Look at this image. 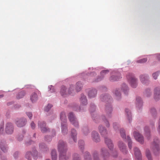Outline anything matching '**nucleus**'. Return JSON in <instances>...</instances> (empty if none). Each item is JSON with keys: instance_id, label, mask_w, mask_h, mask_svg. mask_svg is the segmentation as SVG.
Wrapping results in <instances>:
<instances>
[{"instance_id": "obj_1", "label": "nucleus", "mask_w": 160, "mask_h": 160, "mask_svg": "<svg viewBox=\"0 0 160 160\" xmlns=\"http://www.w3.org/2000/svg\"><path fill=\"white\" fill-rule=\"evenodd\" d=\"M159 143L158 140L157 138H155L154 140L153 143L152 144L151 150L155 155L158 154L159 153Z\"/></svg>"}, {"instance_id": "obj_2", "label": "nucleus", "mask_w": 160, "mask_h": 160, "mask_svg": "<svg viewBox=\"0 0 160 160\" xmlns=\"http://www.w3.org/2000/svg\"><path fill=\"white\" fill-rule=\"evenodd\" d=\"M126 77L131 87L133 88H136L137 86V81L132 74L129 73Z\"/></svg>"}, {"instance_id": "obj_3", "label": "nucleus", "mask_w": 160, "mask_h": 160, "mask_svg": "<svg viewBox=\"0 0 160 160\" xmlns=\"http://www.w3.org/2000/svg\"><path fill=\"white\" fill-rule=\"evenodd\" d=\"M58 148L60 153L66 152L67 150V147L66 143L63 141L60 140L58 142Z\"/></svg>"}, {"instance_id": "obj_4", "label": "nucleus", "mask_w": 160, "mask_h": 160, "mask_svg": "<svg viewBox=\"0 0 160 160\" xmlns=\"http://www.w3.org/2000/svg\"><path fill=\"white\" fill-rule=\"evenodd\" d=\"M68 118L72 124L75 127H78L79 126L78 122L72 112H70L69 113Z\"/></svg>"}, {"instance_id": "obj_5", "label": "nucleus", "mask_w": 160, "mask_h": 160, "mask_svg": "<svg viewBox=\"0 0 160 160\" xmlns=\"http://www.w3.org/2000/svg\"><path fill=\"white\" fill-rule=\"evenodd\" d=\"M101 155L103 160H108L109 156V154L107 149L105 148H102L101 150Z\"/></svg>"}, {"instance_id": "obj_6", "label": "nucleus", "mask_w": 160, "mask_h": 160, "mask_svg": "<svg viewBox=\"0 0 160 160\" xmlns=\"http://www.w3.org/2000/svg\"><path fill=\"white\" fill-rule=\"evenodd\" d=\"M134 136L136 140L142 144L144 142L143 137L139 133L136 132H134L133 133Z\"/></svg>"}, {"instance_id": "obj_7", "label": "nucleus", "mask_w": 160, "mask_h": 160, "mask_svg": "<svg viewBox=\"0 0 160 160\" xmlns=\"http://www.w3.org/2000/svg\"><path fill=\"white\" fill-rule=\"evenodd\" d=\"M118 146L120 150L123 153L126 154L128 152L126 145L122 141H119Z\"/></svg>"}, {"instance_id": "obj_8", "label": "nucleus", "mask_w": 160, "mask_h": 160, "mask_svg": "<svg viewBox=\"0 0 160 160\" xmlns=\"http://www.w3.org/2000/svg\"><path fill=\"white\" fill-rule=\"evenodd\" d=\"M5 131L7 134H11L13 132V128L12 124L11 123H8L6 125Z\"/></svg>"}, {"instance_id": "obj_9", "label": "nucleus", "mask_w": 160, "mask_h": 160, "mask_svg": "<svg viewBox=\"0 0 160 160\" xmlns=\"http://www.w3.org/2000/svg\"><path fill=\"white\" fill-rule=\"evenodd\" d=\"M26 122L25 118L20 119L16 121V123L18 127H21L25 125Z\"/></svg>"}, {"instance_id": "obj_10", "label": "nucleus", "mask_w": 160, "mask_h": 160, "mask_svg": "<svg viewBox=\"0 0 160 160\" xmlns=\"http://www.w3.org/2000/svg\"><path fill=\"white\" fill-rule=\"evenodd\" d=\"M105 142L110 150L112 151L113 148V145L111 140L108 138H105Z\"/></svg>"}, {"instance_id": "obj_11", "label": "nucleus", "mask_w": 160, "mask_h": 160, "mask_svg": "<svg viewBox=\"0 0 160 160\" xmlns=\"http://www.w3.org/2000/svg\"><path fill=\"white\" fill-rule=\"evenodd\" d=\"M92 137L93 141L95 142H99L100 140L98 133L96 131L92 132Z\"/></svg>"}, {"instance_id": "obj_12", "label": "nucleus", "mask_w": 160, "mask_h": 160, "mask_svg": "<svg viewBox=\"0 0 160 160\" xmlns=\"http://www.w3.org/2000/svg\"><path fill=\"white\" fill-rule=\"evenodd\" d=\"M134 150L136 158L138 160H142L141 154L139 149L137 148H135Z\"/></svg>"}, {"instance_id": "obj_13", "label": "nucleus", "mask_w": 160, "mask_h": 160, "mask_svg": "<svg viewBox=\"0 0 160 160\" xmlns=\"http://www.w3.org/2000/svg\"><path fill=\"white\" fill-rule=\"evenodd\" d=\"M38 126L42 132H46L48 130L46 127V124L44 122H40L38 123Z\"/></svg>"}, {"instance_id": "obj_14", "label": "nucleus", "mask_w": 160, "mask_h": 160, "mask_svg": "<svg viewBox=\"0 0 160 160\" xmlns=\"http://www.w3.org/2000/svg\"><path fill=\"white\" fill-rule=\"evenodd\" d=\"M98 129L101 135L104 137L106 135L107 132L106 129L102 125H100L98 127Z\"/></svg>"}, {"instance_id": "obj_15", "label": "nucleus", "mask_w": 160, "mask_h": 160, "mask_svg": "<svg viewBox=\"0 0 160 160\" xmlns=\"http://www.w3.org/2000/svg\"><path fill=\"white\" fill-rule=\"evenodd\" d=\"M154 98L156 100H158L160 98V90L159 88H156L155 89Z\"/></svg>"}, {"instance_id": "obj_16", "label": "nucleus", "mask_w": 160, "mask_h": 160, "mask_svg": "<svg viewBox=\"0 0 160 160\" xmlns=\"http://www.w3.org/2000/svg\"><path fill=\"white\" fill-rule=\"evenodd\" d=\"M61 120L62 121L61 124H66L67 122L66 116L64 112H62L61 113L60 115Z\"/></svg>"}, {"instance_id": "obj_17", "label": "nucleus", "mask_w": 160, "mask_h": 160, "mask_svg": "<svg viewBox=\"0 0 160 160\" xmlns=\"http://www.w3.org/2000/svg\"><path fill=\"white\" fill-rule=\"evenodd\" d=\"M80 101L81 104L83 105H86L87 104V100L86 97L83 94L81 95Z\"/></svg>"}, {"instance_id": "obj_18", "label": "nucleus", "mask_w": 160, "mask_h": 160, "mask_svg": "<svg viewBox=\"0 0 160 160\" xmlns=\"http://www.w3.org/2000/svg\"><path fill=\"white\" fill-rule=\"evenodd\" d=\"M77 133L76 130L74 129H72L71 130V136L74 142H75L77 141Z\"/></svg>"}, {"instance_id": "obj_19", "label": "nucleus", "mask_w": 160, "mask_h": 160, "mask_svg": "<svg viewBox=\"0 0 160 160\" xmlns=\"http://www.w3.org/2000/svg\"><path fill=\"white\" fill-rule=\"evenodd\" d=\"M106 111L107 112V117H109L110 114L111 113L112 111V107L110 105H107L105 108Z\"/></svg>"}, {"instance_id": "obj_20", "label": "nucleus", "mask_w": 160, "mask_h": 160, "mask_svg": "<svg viewBox=\"0 0 160 160\" xmlns=\"http://www.w3.org/2000/svg\"><path fill=\"white\" fill-rule=\"evenodd\" d=\"M69 158L68 156L66 155V152H65V154H64V153H60L59 160H68Z\"/></svg>"}, {"instance_id": "obj_21", "label": "nucleus", "mask_w": 160, "mask_h": 160, "mask_svg": "<svg viewBox=\"0 0 160 160\" xmlns=\"http://www.w3.org/2000/svg\"><path fill=\"white\" fill-rule=\"evenodd\" d=\"M97 94V91L94 89L90 91L88 93V96L90 98H93L96 96Z\"/></svg>"}, {"instance_id": "obj_22", "label": "nucleus", "mask_w": 160, "mask_h": 160, "mask_svg": "<svg viewBox=\"0 0 160 160\" xmlns=\"http://www.w3.org/2000/svg\"><path fill=\"white\" fill-rule=\"evenodd\" d=\"M52 160H57V154L56 151L55 150H52L51 153Z\"/></svg>"}, {"instance_id": "obj_23", "label": "nucleus", "mask_w": 160, "mask_h": 160, "mask_svg": "<svg viewBox=\"0 0 160 160\" xmlns=\"http://www.w3.org/2000/svg\"><path fill=\"white\" fill-rule=\"evenodd\" d=\"M136 104L137 107H140L142 105V102L140 97H137L136 98Z\"/></svg>"}, {"instance_id": "obj_24", "label": "nucleus", "mask_w": 160, "mask_h": 160, "mask_svg": "<svg viewBox=\"0 0 160 160\" xmlns=\"http://www.w3.org/2000/svg\"><path fill=\"white\" fill-rule=\"evenodd\" d=\"M62 132L64 134H67L68 132L67 127L66 124H61Z\"/></svg>"}, {"instance_id": "obj_25", "label": "nucleus", "mask_w": 160, "mask_h": 160, "mask_svg": "<svg viewBox=\"0 0 160 160\" xmlns=\"http://www.w3.org/2000/svg\"><path fill=\"white\" fill-rule=\"evenodd\" d=\"M30 99L32 102L36 101L38 99V96L35 93H32Z\"/></svg>"}, {"instance_id": "obj_26", "label": "nucleus", "mask_w": 160, "mask_h": 160, "mask_svg": "<svg viewBox=\"0 0 160 160\" xmlns=\"http://www.w3.org/2000/svg\"><path fill=\"white\" fill-rule=\"evenodd\" d=\"M147 76L145 75H142L140 76V79L141 82L143 83H146L147 80Z\"/></svg>"}, {"instance_id": "obj_27", "label": "nucleus", "mask_w": 160, "mask_h": 160, "mask_svg": "<svg viewBox=\"0 0 160 160\" xmlns=\"http://www.w3.org/2000/svg\"><path fill=\"white\" fill-rule=\"evenodd\" d=\"M82 87V84L80 82H78L76 84V89L77 92L80 91Z\"/></svg>"}, {"instance_id": "obj_28", "label": "nucleus", "mask_w": 160, "mask_h": 160, "mask_svg": "<svg viewBox=\"0 0 160 160\" xmlns=\"http://www.w3.org/2000/svg\"><path fill=\"white\" fill-rule=\"evenodd\" d=\"M84 160H92L89 153L87 152H85L84 155Z\"/></svg>"}, {"instance_id": "obj_29", "label": "nucleus", "mask_w": 160, "mask_h": 160, "mask_svg": "<svg viewBox=\"0 0 160 160\" xmlns=\"http://www.w3.org/2000/svg\"><path fill=\"white\" fill-rule=\"evenodd\" d=\"M93 158L94 160H100L98 157V154L97 151H95L93 153Z\"/></svg>"}, {"instance_id": "obj_30", "label": "nucleus", "mask_w": 160, "mask_h": 160, "mask_svg": "<svg viewBox=\"0 0 160 160\" xmlns=\"http://www.w3.org/2000/svg\"><path fill=\"white\" fill-rule=\"evenodd\" d=\"M66 90V88L64 86H62L60 91V93L62 96H63L67 94Z\"/></svg>"}, {"instance_id": "obj_31", "label": "nucleus", "mask_w": 160, "mask_h": 160, "mask_svg": "<svg viewBox=\"0 0 160 160\" xmlns=\"http://www.w3.org/2000/svg\"><path fill=\"white\" fill-rule=\"evenodd\" d=\"M146 156L148 160H152V156L150 151L148 150L146 151Z\"/></svg>"}, {"instance_id": "obj_32", "label": "nucleus", "mask_w": 160, "mask_h": 160, "mask_svg": "<svg viewBox=\"0 0 160 160\" xmlns=\"http://www.w3.org/2000/svg\"><path fill=\"white\" fill-rule=\"evenodd\" d=\"M78 145L81 150H82L84 148V142L83 140H79L78 142Z\"/></svg>"}, {"instance_id": "obj_33", "label": "nucleus", "mask_w": 160, "mask_h": 160, "mask_svg": "<svg viewBox=\"0 0 160 160\" xmlns=\"http://www.w3.org/2000/svg\"><path fill=\"white\" fill-rule=\"evenodd\" d=\"M120 78V76L118 77L117 76H112L110 78V81H115L118 80Z\"/></svg>"}, {"instance_id": "obj_34", "label": "nucleus", "mask_w": 160, "mask_h": 160, "mask_svg": "<svg viewBox=\"0 0 160 160\" xmlns=\"http://www.w3.org/2000/svg\"><path fill=\"white\" fill-rule=\"evenodd\" d=\"M72 160H81V158L78 154L75 153L73 155Z\"/></svg>"}, {"instance_id": "obj_35", "label": "nucleus", "mask_w": 160, "mask_h": 160, "mask_svg": "<svg viewBox=\"0 0 160 160\" xmlns=\"http://www.w3.org/2000/svg\"><path fill=\"white\" fill-rule=\"evenodd\" d=\"M125 112L127 113L128 117V120L130 122V120L131 119V112H129V110L128 109H126L125 110Z\"/></svg>"}, {"instance_id": "obj_36", "label": "nucleus", "mask_w": 160, "mask_h": 160, "mask_svg": "<svg viewBox=\"0 0 160 160\" xmlns=\"http://www.w3.org/2000/svg\"><path fill=\"white\" fill-rule=\"evenodd\" d=\"M115 94L117 97V99H118L120 98V97L121 96V94L119 90H116L115 91Z\"/></svg>"}, {"instance_id": "obj_37", "label": "nucleus", "mask_w": 160, "mask_h": 160, "mask_svg": "<svg viewBox=\"0 0 160 160\" xmlns=\"http://www.w3.org/2000/svg\"><path fill=\"white\" fill-rule=\"evenodd\" d=\"M127 140L128 147L130 149H131L132 148V142L130 137L128 136L127 137Z\"/></svg>"}, {"instance_id": "obj_38", "label": "nucleus", "mask_w": 160, "mask_h": 160, "mask_svg": "<svg viewBox=\"0 0 160 160\" xmlns=\"http://www.w3.org/2000/svg\"><path fill=\"white\" fill-rule=\"evenodd\" d=\"M102 119L103 120V121L105 123L106 126L107 127H109V124L108 121L106 119V118L105 116H102Z\"/></svg>"}, {"instance_id": "obj_39", "label": "nucleus", "mask_w": 160, "mask_h": 160, "mask_svg": "<svg viewBox=\"0 0 160 160\" xmlns=\"http://www.w3.org/2000/svg\"><path fill=\"white\" fill-rule=\"evenodd\" d=\"M120 132L121 133V136L123 138H126V136L125 135L124 130L123 129H121L120 130Z\"/></svg>"}, {"instance_id": "obj_40", "label": "nucleus", "mask_w": 160, "mask_h": 160, "mask_svg": "<svg viewBox=\"0 0 160 160\" xmlns=\"http://www.w3.org/2000/svg\"><path fill=\"white\" fill-rule=\"evenodd\" d=\"M74 87L73 85H70V87L69 88L68 90V93L70 94L72 92V91H73L74 90Z\"/></svg>"}, {"instance_id": "obj_41", "label": "nucleus", "mask_w": 160, "mask_h": 160, "mask_svg": "<svg viewBox=\"0 0 160 160\" xmlns=\"http://www.w3.org/2000/svg\"><path fill=\"white\" fill-rule=\"evenodd\" d=\"M147 60V59L146 58H144L142 59H141L139 60H138L137 62L138 63H143L146 62Z\"/></svg>"}, {"instance_id": "obj_42", "label": "nucleus", "mask_w": 160, "mask_h": 160, "mask_svg": "<svg viewBox=\"0 0 160 160\" xmlns=\"http://www.w3.org/2000/svg\"><path fill=\"white\" fill-rule=\"evenodd\" d=\"M145 131L146 135L147 136H148L150 135L149 130L148 127H146L145 128Z\"/></svg>"}, {"instance_id": "obj_43", "label": "nucleus", "mask_w": 160, "mask_h": 160, "mask_svg": "<svg viewBox=\"0 0 160 160\" xmlns=\"http://www.w3.org/2000/svg\"><path fill=\"white\" fill-rule=\"evenodd\" d=\"M52 107V105L51 104H48L45 108V110L46 112H48Z\"/></svg>"}, {"instance_id": "obj_44", "label": "nucleus", "mask_w": 160, "mask_h": 160, "mask_svg": "<svg viewBox=\"0 0 160 160\" xmlns=\"http://www.w3.org/2000/svg\"><path fill=\"white\" fill-rule=\"evenodd\" d=\"M24 93L23 92H21L18 94V96H17V98L19 99L22 98L24 95Z\"/></svg>"}, {"instance_id": "obj_45", "label": "nucleus", "mask_w": 160, "mask_h": 160, "mask_svg": "<svg viewBox=\"0 0 160 160\" xmlns=\"http://www.w3.org/2000/svg\"><path fill=\"white\" fill-rule=\"evenodd\" d=\"M128 89V88L127 86L125 84H123L122 86V90L125 93V92L124 91H127Z\"/></svg>"}, {"instance_id": "obj_46", "label": "nucleus", "mask_w": 160, "mask_h": 160, "mask_svg": "<svg viewBox=\"0 0 160 160\" xmlns=\"http://www.w3.org/2000/svg\"><path fill=\"white\" fill-rule=\"evenodd\" d=\"M32 155V154L30 152H27L25 157L26 158H27L28 159L30 160H29V158Z\"/></svg>"}, {"instance_id": "obj_47", "label": "nucleus", "mask_w": 160, "mask_h": 160, "mask_svg": "<svg viewBox=\"0 0 160 160\" xmlns=\"http://www.w3.org/2000/svg\"><path fill=\"white\" fill-rule=\"evenodd\" d=\"M82 130L85 134H87L89 132L88 129L87 127H85L83 128Z\"/></svg>"}, {"instance_id": "obj_48", "label": "nucleus", "mask_w": 160, "mask_h": 160, "mask_svg": "<svg viewBox=\"0 0 160 160\" xmlns=\"http://www.w3.org/2000/svg\"><path fill=\"white\" fill-rule=\"evenodd\" d=\"M0 147L1 149L4 152H5L7 151V148L4 146H2L1 145H0Z\"/></svg>"}, {"instance_id": "obj_49", "label": "nucleus", "mask_w": 160, "mask_h": 160, "mask_svg": "<svg viewBox=\"0 0 160 160\" xmlns=\"http://www.w3.org/2000/svg\"><path fill=\"white\" fill-rule=\"evenodd\" d=\"M109 71L108 70H103L101 72V76H104L105 74L108 73Z\"/></svg>"}, {"instance_id": "obj_50", "label": "nucleus", "mask_w": 160, "mask_h": 160, "mask_svg": "<svg viewBox=\"0 0 160 160\" xmlns=\"http://www.w3.org/2000/svg\"><path fill=\"white\" fill-rule=\"evenodd\" d=\"M158 72H156L155 73H153L152 74V76L154 79H157V77L158 74Z\"/></svg>"}, {"instance_id": "obj_51", "label": "nucleus", "mask_w": 160, "mask_h": 160, "mask_svg": "<svg viewBox=\"0 0 160 160\" xmlns=\"http://www.w3.org/2000/svg\"><path fill=\"white\" fill-rule=\"evenodd\" d=\"M113 127L116 130L118 128V125L117 123L116 122L113 123Z\"/></svg>"}, {"instance_id": "obj_52", "label": "nucleus", "mask_w": 160, "mask_h": 160, "mask_svg": "<svg viewBox=\"0 0 160 160\" xmlns=\"http://www.w3.org/2000/svg\"><path fill=\"white\" fill-rule=\"evenodd\" d=\"M27 115L30 119L32 117V114L31 112H28L26 113Z\"/></svg>"}, {"instance_id": "obj_53", "label": "nucleus", "mask_w": 160, "mask_h": 160, "mask_svg": "<svg viewBox=\"0 0 160 160\" xmlns=\"http://www.w3.org/2000/svg\"><path fill=\"white\" fill-rule=\"evenodd\" d=\"M46 140L48 142H49L51 140V138L50 136H48L45 137Z\"/></svg>"}, {"instance_id": "obj_54", "label": "nucleus", "mask_w": 160, "mask_h": 160, "mask_svg": "<svg viewBox=\"0 0 160 160\" xmlns=\"http://www.w3.org/2000/svg\"><path fill=\"white\" fill-rule=\"evenodd\" d=\"M31 128L33 129L35 128V125L33 122H32L31 124Z\"/></svg>"}, {"instance_id": "obj_55", "label": "nucleus", "mask_w": 160, "mask_h": 160, "mask_svg": "<svg viewBox=\"0 0 160 160\" xmlns=\"http://www.w3.org/2000/svg\"><path fill=\"white\" fill-rule=\"evenodd\" d=\"M102 101H104L105 99V101L106 100L107 101H108V96L107 95H105L104 96H103V98H102Z\"/></svg>"}, {"instance_id": "obj_56", "label": "nucleus", "mask_w": 160, "mask_h": 160, "mask_svg": "<svg viewBox=\"0 0 160 160\" xmlns=\"http://www.w3.org/2000/svg\"><path fill=\"white\" fill-rule=\"evenodd\" d=\"M3 127L1 126L0 127V133L2 132L3 131Z\"/></svg>"}, {"instance_id": "obj_57", "label": "nucleus", "mask_w": 160, "mask_h": 160, "mask_svg": "<svg viewBox=\"0 0 160 160\" xmlns=\"http://www.w3.org/2000/svg\"><path fill=\"white\" fill-rule=\"evenodd\" d=\"M18 140H19V141L21 140L22 139V136H21L20 138H18Z\"/></svg>"}, {"instance_id": "obj_58", "label": "nucleus", "mask_w": 160, "mask_h": 160, "mask_svg": "<svg viewBox=\"0 0 160 160\" xmlns=\"http://www.w3.org/2000/svg\"><path fill=\"white\" fill-rule=\"evenodd\" d=\"M92 108L93 111H94L95 110V106L93 105V106L92 107Z\"/></svg>"}, {"instance_id": "obj_59", "label": "nucleus", "mask_w": 160, "mask_h": 160, "mask_svg": "<svg viewBox=\"0 0 160 160\" xmlns=\"http://www.w3.org/2000/svg\"><path fill=\"white\" fill-rule=\"evenodd\" d=\"M18 152H15V153H14V156L15 157V155H18Z\"/></svg>"}, {"instance_id": "obj_60", "label": "nucleus", "mask_w": 160, "mask_h": 160, "mask_svg": "<svg viewBox=\"0 0 160 160\" xmlns=\"http://www.w3.org/2000/svg\"><path fill=\"white\" fill-rule=\"evenodd\" d=\"M113 156L114 157H116L117 156V153L116 152L115 153V154L114 156L113 155Z\"/></svg>"}, {"instance_id": "obj_61", "label": "nucleus", "mask_w": 160, "mask_h": 160, "mask_svg": "<svg viewBox=\"0 0 160 160\" xmlns=\"http://www.w3.org/2000/svg\"><path fill=\"white\" fill-rule=\"evenodd\" d=\"M42 144H40L39 145V147L41 148H43V147H42Z\"/></svg>"}, {"instance_id": "obj_62", "label": "nucleus", "mask_w": 160, "mask_h": 160, "mask_svg": "<svg viewBox=\"0 0 160 160\" xmlns=\"http://www.w3.org/2000/svg\"><path fill=\"white\" fill-rule=\"evenodd\" d=\"M158 58H159V60L160 61V55H159Z\"/></svg>"}, {"instance_id": "obj_63", "label": "nucleus", "mask_w": 160, "mask_h": 160, "mask_svg": "<svg viewBox=\"0 0 160 160\" xmlns=\"http://www.w3.org/2000/svg\"><path fill=\"white\" fill-rule=\"evenodd\" d=\"M3 95H0V98L2 97H3Z\"/></svg>"}, {"instance_id": "obj_64", "label": "nucleus", "mask_w": 160, "mask_h": 160, "mask_svg": "<svg viewBox=\"0 0 160 160\" xmlns=\"http://www.w3.org/2000/svg\"><path fill=\"white\" fill-rule=\"evenodd\" d=\"M34 153H35V155L36 154H37V152L36 151H35L34 152Z\"/></svg>"}]
</instances>
